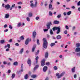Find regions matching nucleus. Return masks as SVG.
Returning <instances> with one entry per match:
<instances>
[{
	"mask_svg": "<svg viewBox=\"0 0 80 80\" xmlns=\"http://www.w3.org/2000/svg\"><path fill=\"white\" fill-rule=\"evenodd\" d=\"M43 47L44 48H47V47H48V42H47V41L45 38H43Z\"/></svg>",
	"mask_w": 80,
	"mask_h": 80,
	"instance_id": "f257e3e1",
	"label": "nucleus"
},
{
	"mask_svg": "<svg viewBox=\"0 0 80 80\" xmlns=\"http://www.w3.org/2000/svg\"><path fill=\"white\" fill-rule=\"evenodd\" d=\"M65 72H63L60 74L59 73H56V75L58 77V78H60L62 77H63L65 75Z\"/></svg>",
	"mask_w": 80,
	"mask_h": 80,
	"instance_id": "f03ea898",
	"label": "nucleus"
},
{
	"mask_svg": "<svg viewBox=\"0 0 80 80\" xmlns=\"http://www.w3.org/2000/svg\"><path fill=\"white\" fill-rule=\"evenodd\" d=\"M51 25H52V22H48L46 25V26L47 27V28L48 29H50V26Z\"/></svg>",
	"mask_w": 80,
	"mask_h": 80,
	"instance_id": "7ed1b4c3",
	"label": "nucleus"
},
{
	"mask_svg": "<svg viewBox=\"0 0 80 80\" xmlns=\"http://www.w3.org/2000/svg\"><path fill=\"white\" fill-rule=\"evenodd\" d=\"M31 41V39H29V38H27L25 42V45H28V43H29V42H30Z\"/></svg>",
	"mask_w": 80,
	"mask_h": 80,
	"instance_id": "20e7f679",
	"label": "nucleus"
},
{
	"mask_svg": "<svg viewBox=\"0 0 80 80\" xmlns=\"http://www.w3.org/2000/svg\"><path fill=\"white\" fill-rule=\"evenodd\" d=\"M45 60L43 59L42 60L41 62V66L43 67L45 65Z\"/></svg>",
	"mask_w": 80,
	"mask_h": 80,
	"instance_id": "39448f33",
	"label": "nucleus"
},
{
	"mask_svg": "<svg viewBox=\"0 0 80 80\" xmlns=\"http://www.w3.org/2000/svg\"><path fill=\"white\" fill-rule=\"evenodd\" d=\"M54 8H52V4H50L49 5V10H53Z\"/></svg>",
	"mask_w": 80,
	"mask_h": 80,
	"instance_id": "423d86ee",
	"label": "nucleus"
},
{
	"mask_svg": "<svg viewBox=\"0 0 80 80\" xmlns=\"http://www.w3.org/2000/svg\"><path fill=\"white\" fill-rule=\"evenodd\" d=\"M28 65L30 66L31 65V64H32V61H31V60L30 59H28Z\"/></svg>",
	"mask_w": 80,
	"mask_h": 80,
	"instance_id": "0eeeda50",
	"label": "nucleus"
},
{
	"mask_svg": "<svg viewBox=\"0 0 80 80\" xmlns=\"http://www.w3.org/2000/svg\"><path fill=\"white\" fill-rule=\"evenodd\" d=\"M5 8H6L7 10H8L10 8V5L9 4H7L5 6Z\"/></svg>",
	"mask_w": 80,
	"mask_h": 80,
	"instance_id": "6e6552de",
	"label": "nucleus"
},
{
	"mask_svg": "<svg viewBox=\"0 0 80 80\" xmlns=\"http://www.w3.org/2000/svg\"><path fill=\"white\" fill-rule=\"evenodd\" d=\"M47 68H48V67H47V66H45L43 68V71L44 72H47Z\"/></svg>",
	"mask_w": 80,
	"mask_h": 80,
	"instance_id": "1a4fd4ad",
	"label": "nucleus"
},
{
	"mask_svg": "<svg viewBox=\"0 0 80 80\" xmlns=\"http://www.w3.org/2000/svg\"><path fill=\"white\" fill-rule=\"evenodd\" d=\"M24 51V49L23 48H22L19 51V53L20 54H22V53H23V52Z\"/></svg>",
	"mask_w": 80,
	"mask_h": 80,
	"instance_id": "9d476101",
	"label": "nucleus"
},
{
	"mask_svg": "<svg viewBox=\"0 0 80 80\" xmlns=\"http://www.w3.org/2000/svg\"><path fill=\"white\" fill-rule=\"evenodd\" d=\"M75 51L76 52H80V48L79 47H77L75 49Z\"/></svg>",
	"mask_w": 80,
	"mask_h": 80,
	"instance_id": "9b49d317",
	"label": "nucleus"
},
{
	"mask_svg": "<svg viewBox=\"0 0 80 80\" xmlns=\"http://www.w3.org/2000/svg\"><path fill=\"white\" fill-rule=\"evenodd\" d=\"M71 71L72 73L75 72V67H74L71 69Z\"/></svg>",
	"mask_w": 80,
	"mask_h": 80,
	"instance_id": "f8f14e48",
	"label": "nucleus"
},
{
	"mask_svg": "<svg viewBox=\"0 0 80 80\" xmlns=\"http://www.w3.org/2000/svg\"><path fill=\"white\" fill-rule=\"evenodd\" d=\"M57 30H58L57 32V34L60 33V27H58Z\"/></svg>",
	"mask_w": 80,
	"mask_h": 80,
	"instance_id": "ddd939ff",
	"label": "nucleus"
},
{
	"mask_svg": "<svg viewBox=\"0 0 80 80\" xmlns=\"http://www.w3.org/2000/svg\"><path fill=\"white\" fill-rule=\"evenodd\" d=\"M32 36L33 38H35V37L36 36V32H33Z\"/></svg>",
	"mask_w": 80,
	"mask_h": 80,
	"instance_id": "4468645a",
	"label": "nucleus"
},
{
	"mask_svg": "<svg viewBox=\"0 0 80 80\" xmlns=\"http://www.w3.org/2000/svg\"><path fill=\"white\" fill-rule=\"evenodd\" d=\"M35 48H36V45H34L33 46L32 48V52H34L35 49Z\"/></svg>",
	"mask_w": 80,
	"mask_h": 80,
	"instance_id": "2eb2a0df",
	"label": "nucleus"
},
{
	"mask_svg": "<svg viewBox=\"0 0 80 80\" xmlns=\"http://www.w3.org/2000/svg\"><path fill=\"white\" fill-rule=\"evenodd\" d=\"M54 24H58L59 23V21L57 20H55L53 22Z\"/></svg>",
	"mask_w": 80,
	"mask_h": 80,
	"instance_id": "dca6fc26",
	"label": "nucleus"
},
{
	"mask_svg": "<svg viewBox=\"0 0 80 80\" xmlns=\"http://www.w3.org/2000/svg\"><path fill=\"white\" fill-rule=\"evenodd\" d=\"M28 15L29 17H32L33 15V14L32 12H29L28 13Z\"/></svg>",
	"mask_w": 80,
	"mask_h": 80,
	"instance_id": "f3484780",
	"label": "nucleus"
},
{
	"mask_svg": "<svg viewBox=\"0 0 80 80\" xmlns=\"http://www.w3.org/2000/svg\"><path fill=\"white\" fill-rule=\"evenodd\" d=\"M38 67H39V66L38 65H36L34 68V71H35V70H37V69L38 68Z\"/></svg>",
	"mask_w": 80,
	"mask_h": 80,
	"instance_id": "a211bd4d",
	"label": "nucleus"
},
{
	"mask_svg": "<svg viewBox=\"0 0 80 80\" xmlns=\"http://www.w3.org/2000/svg\"><path fill=\"white\" fill-rule=\"evenodd\" d=\"M80 43H77L76 44V47H80Z\"/></svg>",
	"mask_w": 80,
	"mask_h": 80,
	"instance_id": "6ab92c4d",
	"label": "nucleus"
},
{
	"mask_svg": "<svg viewBox=\"0 0 80 80\" xmlns=\"http://www.w3.org/2000/svg\"><path fill=\"white\" fill-rule=\"evenodd\" d=\"M57 39H58L59 40V39H61L62 38V36L60 35H58L57 37Z\"/></svg>",
	"mask_w": 80,
	"mask_h": 80,
	"instance_id": "aec40b11",
	"label": "nucleus"
},
{
	"mask_svg": "<svg viewBox=\"0 0 80 80\" xmlns=\"http://www.w3.org/2000/svg\"><path fill=\"white\" fill-rule=\"evenodd\" d=\"M5 18H9V14L7 13L5 15Z\"/></svg>",
	"mask_w": 80,
	"mask_h": 80,
	"instance_id": "412c9836",
	"label": "nucleus"
},
{
	"mask_svg": "<svg viewBox=\"0 0 80 80\" xmlns=\"http://www.w3.org/2000/svg\"><path fill=\"white\" fill-rule=\"evenodd\" d=\"M22 23L19 22L18 24L17 27H20L21 26H22Z\"/></svg>",
	"mask_w": 80,
	"mask_h": 80,
	"instance_id": "4be33fe9",
	"label": "nucleus"
},
{
	"mask_svg": "<svg viewBox=\"0 0 80 80\" xmlns=\"http://www.w3.org/2000/svg\"><path fill=\"white\" fill-rule=\"evenodd\" d=\"M0 43L1 44H3V43H5V40H1L0 41Z\"/></svg>",
	"mask_w": 80,
	"mask_h": 80,
	"instance_id": "5701e85b",
	"label": "nucleus"
},
{
	"mask_svg": "<svg viewBox=\"0 0 80 80\" xmlns=\"http://www.w3.org/2000/svg\"><path fill=\"white\" fill-rule=\"evenodd\" d=\"M38 58H39L38 56H37L35 60H36V64L38 62Z\"/></svg>",
	"mask_w": 80,
	"mask_h": 80,
	"instance_id": "b1692460",
	"label": "nucleus"
},
{
	"mask_svg": "<svg viewBox=\"0 0 80 80\" xmlns=\"http://www.w3.org/2000/svg\"><path fill=\"white\" fill-rule=\"evenodd\" d=\"M48 52H47L45 53V57L46 58H48Z\"/></svg>",
	"mask_w": 80,
	"mask_h": 80,
	"instance_id": "393cba45",
	"label": "nucleus"
},
{
	"mask_svg": "<svg viewBox=\"0 0 80 80\" xmlns=\"http://www.w3.org/2000/svg\"><path fill=\"white\" fill-rule=\"evenodd\" d=\"M71 13H72V11H70L68 12L67 13V14L68 15H70Z\"/></svg>",
	"mask_w": 80,
	"mask_h": 80,
	"instance_id": "a878e982",
	"label": "nucleus"
},
{
	"mask_svg": "<svg viewBox=\"0 0 80 80\" xmlns=\"http://www.w3.org/2000/svg\"><path fill=\"white\" fill-rule=\"evenodd\" d=\"M55 43H52L50 44V46L52 47H53V46H55Z\"/></svg>",
	"mask_w": 80,
	"mask_h": 80,
	"instance_id": "bb28decb",
	"label": "nucleus"
},
{
	"mask_svg": "<svg viewBox=\"0 0 80 80\" xmlns=\"http://www.w3.org/2000/svg\"><path fill=\"white\" fill-rule=\"evenodd\" d=\"M58 27H54L52 28L53 31H55V30H57Z\"/></svg>",
	"mask_w": 80,
	"mask_h": 80,
	"instance_id": "cd10ccee",
	"label": "nucleus"
},
{
	"mask_svg": "<svg viewBox=\"0 0 80 80\" xmlns=\"http://www.w3.org/2000/svg\"><path fill=\"white\" fill-rule=\"evenodd\" d=\"M30 6L32 8H33V7H34V4H33V3H31Z\"/></svg>",
	"mask_w": 80,
	"mask_h": 80,
	"instance_id": "c85d7f7f",
	"label": "nucleus"
},
{
	"mask_svg": "<svg viewBox=\"0 0 80 80\" xmlns=\"http://www.w3.org/2000/svg\"><path fill=\"white\" fill-rule=\"evenodd\" d=\"M24 78L25 79H27L28 78V74H26Z\"/></svg>",
	"mask_w": 80,
	"mask_h": 80,
	"instance_id": "c756f323",
	"label": "nucleus"
},
{
	"mask_svg": "<svg viewBox=\"0 0 80 80\" xmlns=\"http://www.w3.org/2000/svg\"><path fill=\"white\" fill-rule=\"evenodd\" d=\"M13 64L14 65H18V62H14L13 63Z\"/></svg>",
	"mask_w": 80,
	"mask_h": 80,
	"instance_id": "7c9ffc66",
	"label": "nucleus"
},
{
	"mask_svg": "<svg viewBox=\"0 0 80 80\" xmlns=\"http://www.w3.org/2000/svg\"><path fill=\"white\" fill-rule=\"evenodd\" d=\"M49 15H50V16H52V12L51 11H49Z\"/></svg>",
	"mask_w": 80,
	"mask_h": 80,
	"instance_id": "2f4dec72",
	"label": "nucleus"
},
{
	"mask_svg": "<svg viewBox=\"0 0 80 80\" xmlns=\"http://www.w3.org/2000/svg\"><path fill=\"white\" fill-rule=\"evenodd\" d=\"M49 3L50 4H52L53 3V0H50L49 1Z\"/></svg>",
	"mask_w": 80,
	"mask_h": 80,
	"instance_id": "473e14b6",
	"label": "nucleus"
},
{
	"mask_svg": "<svg viewBox=\"0 0 80 80\" xmlns=\"http://www.w3.org/2000/svg\"><path fill=\"white\" fill-rule=\"evenodd\" d=\"M37 2L36 1L35 2V4L34 5V7H37Z\"/></svg>",
	"mask_w": 80,
	"mask_h": 80,
	"instance_id": "72a5a7b5",
	"label": "nucleus"
},
{
	"mask_svg": "<svg viewBox=\"0 0 80 80\" xmlns=\"http://www.w3.org/2000/svg\"><path fill=\"white\" fill-rule=\"evenodd\" d=\"M53 68L55 70H57L58 69V68H57V66H54L53 67Z\"/></svg>",
	"mask_w": 80,
	"mask_h": 80,
	"instance_id": "f704fd0d",
	"label": "nucleus"
},
{
	"mask_svg": "<svg viewBox=\"0 0 80 80\" xmlns=\"http://www.w3.org/2000/svg\"><path fill=\"white\" fill-rule=\"evenodd\" d=\"M15 74H13L12 76V78H15Z\"/></svg>",
	"mask_w": 80,
	"mask_h": 80,
	"instance_id": "c9c22d12",
	"label": "nucleus"
},
{
	"mask_svg": "<svg viewBox=\"0 0 80 80\" xmlns=\"http://www.w3.org/2000/svg\"><path fill=\"white\" fill-rule=\"evenodd\" d=\"M50 32L51 35H53V31L52 29H50Z\"/></svg>",
	"mask_w": 80,
	"mask_h": 80,
	"instance_id": "e433bc0d",
	"label": "nucleus"
},
{
	"mask_svg": "<svg viewBox=\"0 0 80 80\" xmlns=\"http://www.w3.org/2000/svg\"><path fill=\"white\" fill-rule=\"evenodd\" d=\"M32 78H36V77H37V76L35 75H32Z\"/></svg>",
	"mask_w": 80,
	"mask_h": 80,
	"instance_id": "4c0bfd02",
	"label": "nucleus"
},
{
	"mask_svg": "<svg viewBox=\"0 0 80 80\" xmlns=\"http://www.w3.org/2000/svg\"><path fill=\"white\" fill-rule=\"evenodd\" d=\"M21 40H24V37H23V36H22L20 37Z\"/></svg>",
	"mask_w": 80,
	"mask_h": 80,
	"instance_id": "58836bf2",
	"label": "nucleus"
},
{
	"mask_svg": "<svg viewBox=\"0 0 80 80\" xmlns=\"http://www.w3.org/2000/svg\"><path fill=\"white\" fill-rule=\"evenodd\" d=\"M26 19L27 20V21H28V22H30V18H29V17H27L26 18Z\"/></svg>",
	"mask_w": 80,
	"mask_h": 80,
	"instance_id": "ea45409f",
	"label": "nucleus"
},
{
	"mask_svg": "<svg viewBox=\"0 0 80 80\" xmlns=\"http://www.w3.org/2000/svg\"><path fill=\"white\" fill-rule=\"evenodd\" d=\"M3 64H4V65H5L6 64H7V62L6 61H4L2 62Z\"/></svg>",
	"mask_w": 80,
	"mask_h": 80,
	"instance_id": "a19ab883",
	"label": "nucleus"
},
{
	"mask_svg": "<svg viewBox=\"0 0 80 80\" xmlns=\"http://www.w3.org/2000/svg\"><path fill=\"white\" fill-rule=\"evenodd\" d=\"M39 52H40V51L39 50H38L37 52L36 53V55H37L39 53Z\"/></svg>",
	"mask_w": 80,
	"mask_h": 80,
	"instance_id": "79ce46f5",
	"label": "nucleus"
},
{
	"mask_svg": "<svg viewBox=\"0 0 80 80\" xmlns=\"http://www.w3.org/2000/svg\"><path fill=\"white\" fill-rule=\"evenodd\" d=\"M37 43L38 45H40V42H39V40L38 39L37 40Z\"/></svg>",
	"mask_w": 80,
	"mask_h": 80,
	"instance_id": "37998d69",
	"label": "nucleus"
},
{
	"mask_svg": "<svg viewBox=\"0 0 80 80\" xmlns=\"http://www.w3.org/2000/svg\"><path fill=\"white\" fill-rule=\"evenodd\" d=\"M61 14L58 15L57 16V18H60L61 17Z\"/></svg>",
	"mask_w": 80,
	"mask_h": 80,
	"instance_id": "c03bdc74",
	"label": "nucleus"
},
{
	"mask_svg": "<svg viewBox=\"0 0 80 80\" xmlns=\"http://www.w3.org/2000/svg\"><path fill=\"white\" fill-rule=\"evenodd\" d=\"M9 28H10V29H12V26L11 25H10L9 26Z\"/></svg>",
	"mask_w": 80,
	"mask_h": 80,
	"instance_id": "a18cd8bd",
	"label": "nucleus"
},
{
	"mask_svg": "<svg viewBox=\"0 0 80 80\" xmlns=\"http://www.w3.org/2000/svg\"><path fill=\"white\" fill-rule=\"evenodd\" d=\"M17 3L18 5H22V2H18Z\"/></svg>",
	"mask_w": 80,
	"mask_h": 80,
	"instance_id": "49530a36",
	"label": "nucleus"
},
{
	"mask_svg": "<svg viewBox=\"0 0 80 80\" xmlns=\"http://www.w3.org/2000/svg\"><path fill=\"white\" fill-rule=\"evenodd\" d=\"M78 6H80V1H79L77 4Z\"/></svg>",
	"mask_w": 80,
	"mask_h": 80,
	"instance_id": "de8ad7c7",
	"label": "nucleus"
},
{
	"mask_svg": "<svg viewBox=\"0 0 80 80\" xmlns=\"http://www.w3.org/2000/svg\"><path fill=\"white\" fill-rule=\"evenodd\" d=\"M7 46L8 48H10V44H8Z\"/></svg>",
	"mask_w": 80,
	"mask_h": 80,
	"instance_id": "09e8293b",
	"label": "nucleus"
},
{
	"mask_svg": "<svg viewBox=\"0 0 80 80\" xmlns=\"http://www.w3.org/2000/svg\"><path fill=\"white\" fill-rule=\"evenodd\" d=\"M77 56H78L79 57H80V52H78L77 53Z\"/></svg>",
	"mask_w": 80,
	"mask_h": 80,
	"instance_id": "8fccbe9b",
	"label": "nucleus"
},
{
	"mask_svg": "<svg viewBox=\"0 0 80 80\" xmlns=\"http://www.w3.org/2000/svg\"><path fill=\"white\" fill-rule=\"evenodd\" d=\"M6 52H9L10 51V49H9L8 48L6 49Z\"/></svg>",
	"mask_w": 80,
	"mask_h": 80,
	"instance_id": "3c124183",
	"label": "nucleus"
},
{
	"mask_svg": "<svg viewBox=\"0 0 80 80\" xmlns=\"http://www.w3.org/2000/svg\"><path fill=\"white\" fill-rule=\"evenodd\" d=\"M65 28H66V29H68V28H69L68 27V26H67V25H66L65 26Z\"/></svg>",
	"mask_w": 80,
	"mask_h": 80,
	"instance_id": "603ef678",
	"label": "nucleus"
},
{
	"mask_svg": "<svg viewBox=\"0 0 80 80\" xmlns=\"http://www.w3.org/2000/svg\"><path fill=\"white\" fill-rule=\"evenodd\" d=\"M43 31L44 32H47V31H48V29H43Z\"/></svg>",
	"mask_w": 80,
	"mask_h": 80,
	"instance_id": "864d4df0",
	"label": "nucleus"
},
{
	"mask_svg": "<svg viewBox=\"0 0 80 80\" xmlns=\"http://www.w3.org/2000/svg\"><path fill=\"white\" fill-rule=\"evenodd\" d=\"M19 72H23V68H21V70H20Z\"/></svg>",
	"mask_w": 80,
	"mask_h": 80,
	"instance_id": "5fc2aeb1",
	"label": "nucleus"
},
{
	"mask_svg": "<svg viewBox=\"0 0 80 80\" xmlns=\"http://www.w3.org/2000/svg\"><path fill=\"white\" fill-rule=\"evenodd\" d=\"M74 78H77V75L76 74H75L74 75Z\"/></svg>",
	"mask_w": 80,
	"mask_h": 80,
	"instance_id": "6e6d98bb",
	"label": "nucleus"
},
{
	"mask_svg": "<svg viewBox=\"0 0 80 80\" xmlns=\"http://www.w3.org/2000/svg\"><path fill=\"white\" fill-rule=\"evenodd\" d=\"M10 72H11V71L10 70H8V73H10Z\"/></svg>",
	"mask_w": 80,
	"mask_h": 80,
	"instance_id": "4d7b16f0",
	"label": "nucleus"
},
{
	"mask_svg": "<svg viewBox=\"0 0 80 80\" xmlns=\"http://www.w3.org/2000/svg\"><path fill=\"white\" fill-rule=\"evenodd\" d=\"M21 68H23V64H21Z\"/></svg>",
	"mask_w": 80,
	"mask_h": 80,
	"instance_id": "13d9d810",
	"label": "nucleus"
},
{
	"mask_svg": "<svg viewBox=\"0 0 80 80\" xmlns=\"http://www.w3.org/2000/svg\"><path fill=\"white\" fill-rule=\"evenodd\" d=\"M43 5V2H41V3L40 5L41 6H42V5Z\"/></svg>",
	"mask_w": 80,
	"mask_h": 80,
	"instance_id": "bf43d9fd",
	"label": "nucleus"
},
{
	"mask_svg": "<svg viewBox=\"0 0 80 80\" xmlns=\"http://www.w3.org/2000/svg\"><path fill=\"white\" fill-rule=\"evenodd\" d=\"M67 30H65V31H64V33L65 34H67Z\"/></svg>",
	"mask_w": 80,
	"mask_h": 80,
	"instance_id": "052dcab7",
	"label": "nucleus"
},
{
	"mask_svg": "<svg viewBox=\"0 0 80 80\" xmlns=\"http://www.w3.org/2000/svg\"><path fill=\"white\" fill-rule=\"evenodd\" d=\"M39 17H36V20H39Z\"/></svg>",
	"mask_w": 80,
	"mask_h": 80,
	"instance_id": "680f3d73",
	"label": "nucleus"
},
{
	"mask_svg": "<svg viewBox=\"0 0 80 80\" xmlns=\"http://www.w3.org/2000/svg\"><path fill=\"white\" fill-rule=\"evenodd\" d=\"M62 57H63V56H62V55H60L59 58H62Z\"/></svg>",
	"mask_w": 80,
	"mask_h": 80,
	"instance_id": "e2e57ef3",
	"label": "nucleus"
},
{
	"mask_svg": "<svg viewBox=\"0 0 80 80\" xmlns=\"http://www.w3.org/2000/svg\"><path fill=\"white\" fill-rule=\"evenodd\" d=\"M8 30V29H6L4 31V32H7Z\"/></svg>",
	"mask_w": 80,
	"mask_h": 80,
	"instance_id": "0e129e2a",
	"label": "nucleus"
},
{
	"mask_svg": "<svg viewBox=\"0 0 80 80\" xmlns=\"http://www.w3.org/2000/svg\"><path fill=\"white\" fill-rule=\"evenodd\" d=\"M16 46H19V44L18 43H16L15 44Z\"/></svg>",
	"mask_w": 80,
	"mask_h": 80,
	"instance_id": "69168bd1",
	"label": "nucleus"
},
{
	"mask_svg": "<svg viewBox=\"0 0 80 80\" xmlns=\"http://www.w3.org/2000/svg\"><path fill=\"white\" fill-rule=\"evenodd\" d=\"M50 63L49 62H47L46 63V65H49Z\"/></svg>",
	"mask_w": 80,
	"mask_h": 80,
	"instance_id": "338daca9",
	"label": "nucleus"
},
{
	"mask_svg": "<svg viewBox=\"0 0 80 80\" xmlns=\"http://www.w3.org/2000/svg\"><path fill=\"white\" fill-rule=\"evenodd\" d=\"M15 6V4H12V8H13Z\"/></svg>",
	"mask_w": 80,
	"mask_h": 80,
	"instance_id": "774afa93",
	"label": "nucleus"
}]
</instances>
